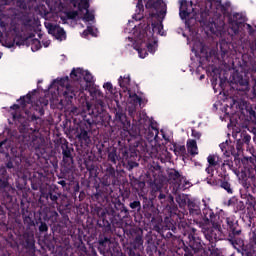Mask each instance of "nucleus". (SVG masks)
Instances as JSON below:
<instances>
[{
	"mask_svg": "<svg viewBox=\"0 0 256 256\" xmlns=\"http://www.w3.org/2000/svg\"><path fill=\"white\" fill-rule=\"evenodd\" d=\"M98 251L105 256H127L123 254V250L119 245L111 243V239L104 237L100 238L98 242Z\"/></svg>",
	"mask_w": 256,
	"mask_h": 256,
	"instance_id": "15",
	"label": "nucleus"
},
{
	"mask_svg": "<svg viewBox=\"0 0 256 256\" xmlns=\"http://www.w3.org/2000/svg\"><path fill=\"white\" fill-rule=\"evenodd\" d=\"M83 9L85 11H89V1L88 0H80V2L78 3V10L83 11Z\"/></svg>",
	"mask_w": 256,
	"mask_h": 256,
	"instance_id": "53",
	"label": "nucleus"
},
{
	"mask_svg": "<svg viewBox=\"0 0 256 256\" xmlns=\"http://www.w3.org/2000/svg\"><path fill=\"white\" fill-rule=\"evenodd\" d=\"M236 82L238 83V85H241V87H247V85H249V81L243 78V76H238Z\"/></svg>",
	"mask_w": 256,
	"mask_h": 256,
	"instance_id": "59",
	"label": "nucleus"
},
{
	"mask_svg": "<svg viewBox=\"0 0 256 256\" xmlns=\"http://www.w3.org/2000/svg\"><path fill=\"white\" fill-rule=\"evenodd\" d=\"M196 225L201 229L206 241H209L211 249H215L217 241H221L223 238V228L226 229L231 243L235 245H238L237 237L242 232L239 221L235 220V216H227L223 210L218 214L213 209L204 210V219L196 220Z\"/></svg>",
	"mask_w": 256,
	"mask_h": 256,
	"instance_id": "1",
	"label": "nucleus"
},
{
	"mask_svg": "<svg viewBox=\"0 0 256 256\" xmlns=\"http://www.w3.org/2000/svg\"><path fill=\"white\" fill-rule=\"evenodd\" d=\"M126 253L128 256H143L139 250H133L131 248H126Z\"/></svg>",
	"mask_w": 256,
	"mask_h": 256,
	"instance_id": "61",
	"label": "nucleus"
},
{
	"mask_svg": "<svg viewBox=\"0 0 256 256\" xmlns=\"http://www.w3.org/2000/svg\"><path fill=\"white\" fill-rule=\"evenodd\" d=\"M170 218H166V228L171 230L172 233H181L184 236L189 237L192 233H197V228L191 227L185 220V210H179V207L175 203L170 204L169 207Z\"/></svg>",
	"mask_w": 256,
	"mask_h": 256,
	"instance_id": "4",
	"label": "nucleus"
},
{
	"mask_svg": "<svg viewBox=\"0 0 256 256\" xmlns=\"http://www.w3.org/2000/svg\"><path fill=\"white\" fill-rule=\"evenodd\" d=\"M118 83L121 89H123L124 93H129V91H131L129 89V85H131V76H129V74L120 76L118 79Z\"/></svg>",
	"mask_w": 256,
	"mask_h": 256,
	"instance_id": "35",
	"label": "nucleus"
},
{
	"mask_svg": "<svg viewBox=\"0 0 256 256\" xmlns=\"http://www.w3.org/2000/svg\"><path fill=\"white\" fill-rule=\"evenodd\" d=\"M58 81V85L60 87H64L62 95L67 103L69 105L70 103H73V99L77 97V89L75 87L69 85V76L60 78Z\"/></svg>",
	"mask_w": 256,
	"mask_h": 256,
	"instance_id": "17",
	"label": "nucleus"
},
{
	"mask_svg": "<svg viewBox=\"0 0 256 256\" xmlns=\"http://www.w3.org/2000/svg\"><path fill=\"white\" fill-rule=\"evenodd\" d=\"M220 52L214 55V58L217 59L219 65H233V57L237 55L235 47L229 42L222 41L219 44Z\"/></svg>",
	"mask_w": 256,
	"mask_h": 256,
	"instance_id": "13",
	"label": "nucleus"
},
{
	"mask_svg": "<svg viewBox=\"0 0 256 256\" xmlns=\"http://www.w3.org/2000/svg\"><path fill=\"white\" fill-rule=\"evenodd\" d=\"M150 26L147 29V34L151 38L155 33H161V29H163V24L161 22H152V31H149ZM149 31V33H148Z\"/></svg>",
	"mask_w": 256,
	"mask_h": 256,
	"instance_id": "42",
	"label": "nucleus"
},
{
	"mask_svg": "<svg viewBox=\"0 0 256 256\" xmlns=\"http://www.w3.org/2000/svg\"><path fill=\"white\" fill-rule=\"evenodd\" d=\"M145 7L149 10L151 19H165L167 4L163 0H144Z\"/></svg>",
	"mask_w": 256,
	"mask_h": 256,
	"instance_id": "14",
	"label": "nucleus"
},
{
	"mask_svg": "<svg viewBox=\"0 0 256 256\" xmlns=\"http://www.w3.org/2000/svg\"><path fill=\"white\" fill-rule=\"evenodd\" d=\"M143 11H145L143 0H137L136 14L133 15V19H135V21H141L143 19Z\"/></svg>",
	"mask_w": 256,
	"mask_h": 256,
	"instance_id": "37",
	"label": "nucleus"
},
{
	"mask_svg": "<svg viewBox=\"0 0 256 256\" xmlns=\"http://www.w3.org/2000/svg\"><path fill=\"white\" fill-rule=\"evenodd\" d=\"M22 246L30 253H35V233L31 231L24 232L22 235Z\"/></svg>",
	"mask_w": 256,
	"mask_h": 256,
	"instance_id": "24",
	"label": "nucleus"
},
{
	"mask_svg": "<svg viewBox=\"0 0 256 256\" xmlns=\"http://www.w3.org/2000/svg\"><path fill=\"white\" fill-rule=\"evenodd\" d=\"M24 225L27 227H35V221L33 220V217H31V214L27 215L25 213L22 214Z\"/></svg>",
	"mask_w": 256,
	"mask_h": 256,
	"instance_id": "47",
	"label": "nucleus"
},
{
	"mask_svg": "<svg viewBox=\"0 0 256 256\" xmlns=\"http://www.w3.org/2000/svg\"><path fill=\"white\" fill-rule=\"evenodd\" d=\"M147 29H149V24H146L144 29L136 33L135 43H137V46L135 47V49L136 51H138L141 59H145V55H147V50L149 51V53H155V45L151 42V38L147 33ZM143 47H146L147 50L143 49ZM143 52L145 53L144 56L141 54Z\"/></svg>",
	"mask_w": 256,
	"mask_h": 256,
	"instance_id": "12",
	"label": "nucleus"
},
{
	"mask_svg": "<svg viewBox=\"0 0 256 256\" xmlns=\"http://www.w3.org/2000/svg\"><path fill=\"white\" fill-rule=\"evenodd\" d=\"M41 197L46 199L48 205H52V207H59L61 193H59V189L57 187H49L46 192H42Z\"/></svg>",
	"mask_w": 256,
	"mask_h": 256,
	"instance_id": "21",
	"label": "nucleus"
},
{
	"mask_svg": "<svg viewBox=\"0 0 256 256\" xmlns=\"http://www.w3.org/2000/svg\"><path fill=\"white\" fill-rule=\"evenodd\" d=\"M173 149L175 155H181V157H185L187 155V149L185 148V145L181 144H173Z\"/></svg>",
	"mask_w": 256,
	"mask_h": 256,
	"instance_id": "43",
	"label": "nucleus"
},
{
	"mask_svg": "<svg viewBox=\"0 0 256 256\" xmlns=\"http://www.w3.org/2000/svg\"><path fill=\"white\" fill-rule=\"evenodd\" d=\"M84 73L85 70H83L82 68H73L70 73V79H72V81H79L83 78Z\"/></svg>",
	"mask_w": 256,
	"mask_h": 256,
	"instance_id": "41",
	"label": "nucleus"
},
{
	"mask_svg": "<svg viewBox=\"0 0 256 256\" xmlns=\"http://www.w3.org/2000/svg\"><path fill=\"white\" fill-rule=\"evenodd\" d=\"M221 189H224L229 195H233V188L231 187V182H229V178L224 177V179L219 180Z\"/></svg>",
	"mask_w": 256,
	"mask_h": 256,
	"instance_id": "40",
	"label": "nucleus"
},
{
	"mask_svg": "<svg viewBox=\"0 0 256 256\" xmlns=\"http://www.w3.org/2000/svg\"><path fill=\"white\" fill-rule=\"evenodd\" d=\"M15 44L18 47H21V45H26V47H29V45H31V50L34 52L41 49V41H39V39H33L31 37L16 36L14 42L7 44V47L11 48Z\"/></svg>",
	"mask_w": 256,
	"mask_h": 256,
	"instance_id": "19",
	"label": "nucleus"
},
{
	"mask_svg": "<svg viewBox=\"0 0 256 256\" xmlns=\"http://www.w3.org/2000/svg\"><path fill=\"white\" fill-rule=\"evenodd\" d=\"M8 187H9V178L0 177V191H3V189H8Z\"/></svg>",
	"mask_w": 256,
	"mask_h": 256,
	"instance_id": "58",
	"label": "nucleus"
},
{
	"mask_svg": "<svg viewBox=\"0 0 256 256\" xmlns=\"http://www.w3.org/2000/svg\"><path fill=\"white\" fill-rule=\"evenodd\" d=\"M84 81H86V83H93V74L89 71H85L84 70V74L82 75Z\"/></svg>",
	"mask_w": 256,
	"mask_h": 256,
	"instance_id": "57",
	"label": "nucleus"
},
{
	"mask_svg": "<svg viewBox=\"0 0 256 256\" xmlns=\"http://www.w3.org/2000/svg\"><path fill=\"white\" fill-rule=\"evenodd\" d=\"M207 2L210 4V7H213L214 5L216 11H220V13L226 15L230 31H232L234 35H239L240 27L245 25V16L237 12L234 14L229 13V7H231V3L229 2H226L225 4H223L221 0H207Z\"/></svg>",
	"mask_w": 256,
	"mask_h": 256,
	"instance_id": "6",
	"label": "nucleus"
},
{
	"mask_svg": "<svg viewBox=\"0 0 256 256\" xmlns=\"http://www.w3.org/2000/svg\"><path fill=\"white\" fill-rule=\"evenodd\" d=\"M38 226V231L40 233H47L49 231V226L47 223L43 222L41 219H39L38 222H36Z\"/></svg>",
	"mask_w": 256,
	"mask_h": 256,
	"instance_id": "49",
	"label": "nucleus"
},
{
	"mask_svg": "<svg viewBox=\"0 0 256 256\" xmlns=\"http://www.w3.org/2000/svg\"><path fill=\"white\" fill-rule=\"evenodd\" d=\"M142 199L143 211L145 209H151L152 207H155V204H153V198H147L146 196H142Z\"/></svg>",
	"mask_w": 256,
	"mask_h": 256,
	"instance_id": "46",
	"label": "nucleus"
},
{
	"mask_svg": "<svg viewBox=\"0 0 256 256\" xmlns=\"http://www.w3.org/2000/svg\"><path fill=\"white\" fill-rule=\"evenodd\" d=\"M108 156H107V161L110 163V165H117L118 161H121V155L117 152V148L115 147H110L107 150Z\"/></svg>",
	"mask_w": 256,
	"mask_h": 256,
	"instance_id": "29",
	"label": "nucleus"
},
{
	"mask_svg": "<svg viewBox=\"0 0 256 256\" xmlns=\"http://www.w3.org/2000/svg\"><path fill=\"white\" fill-rule=\"evenodd\" d=\"M161 236L163 237V239H172V241H177V243L181 245L182 240L181 238H179V235L171 232V230L167 228V219L165 220V226L161 232Z\"/></svg>",
	"mask_w": 256,
	"mask_h": 256,
	"instance_id": "31",
	"label": "nucleus"
},
{
	"mask_svg": "<svg viewBox=\"0 0 256 256\" xmlns=\"http://www.w3.org/2000/svg\"><path fill=\"white\" fill-rule=\"evenodd\" d=\"M187 207H188L189 215L193 217V221L195 225H197V220L202 221L203 219H205V211H207V209H211V208H204L201 212V208L193 200L188 202Z\"/></svg>",
	"mask_w": 256,
	"mask_h": 256,
	"instance_id": "22",
	"label": "nucleus"
},
{
	"mask_svg": "<svg viewBox=\"0 0 256 256\" xmlns=\"http://www.w3.org/2000/svg\"><path fill=\"white\" fill-rule=\"evenodd\" d=\"M187 149H188V153H190V155L195 156V155H199V148L197 147V141L196 140H188L187 141Z\"/></svg>",
	"mask_w": 256,
	"mask_h": 256,
	"instance_id": "39",
	"label": "nucleus"
},
{
	"mask_svg": "<svg viewBox=\"0 0 256 256\" xmlns=\"http://www.w3.org/2000/svg\"><path fill=\"white\" fill-rule=\"evenodd\" d=\"M207 167L205 169L207 173V177L205 178V181L208 185H211L212 187L217 186V179H215V171H219V169H225V165H227L221 157L217 154H210L207 157Z\"/></svg>",
	"mask_w": 256,
	"mask_h": 256,
	"instance_id": "10",
	"label": "nucleus"
},
{
	"mask_svg": "<svg viewBox=\"0 0 256 256\" xmlns=\"http://www.w3.org/2000/svg\"><path fill=\"white\" fill-rule=\"evenodd\" d=\"M0 178L9 179V174L7 173V168L5 166L0 167Z\"/></svg>",
	"mask_w": 256,
	"mask_h": 256,
	"instance_id": "62",
	"label": "nucleus"
},
{
	"mask_svg": "<svg viewBox=\"0 0 256 256\" xmlns=\"http://www.w3.org/2000/svg\"><path fill=\"white\" fill-rule=\"evenodd\" d=\"M104 167V175L100 180L101 184L104 187H110V185H115V183H117V170L115 169V167H113V164L111 163H105Z\"/></svg>",
	"mask_w": 256,
	"mask_h": 256,
	"instance_id": "18",
	"label": "nucleus"
},
{
	"mask_svg": "<svg viewBox=\"0 0 256 256\" xmlns=\"http://www.w3.org/2000/svg\"><path fill=\"white\" fill-rule=\"evenodd\" d=\"M129 207L134 213L135 211L139 213L141 211V201L139 199H130Z\"/></svg>",
	"mask_w": 256,
	"mask_h": 256,
	"instance_id": "44",
	"label": "nucleus"
},
{
	"mask_svg": "<svg viewBox=\"0 0 256 256\" xmlns=\"http://www.w3.org/2000/svg\"><path fill=\"white\" fill-rule=\"evenodd\" d=\"M123 157L125 158V159H131V158H133V159H135V157L137 158V153H135V152H131L130 153V155H129V153L127 152V150H125L124 152H123Z\"/></svg>",
	"mask_w": 256,
	"mask_h": 256,
	"instance_id": "64",
	"label": "nucleus"
},
{
	"mask_svg": "<svg viewBox=\"0 0 256 256\" xmlns=\"http://www.w3.org/2000/svg\"><path fill=\"white\" fill-rule=\"evenodd\" d=\"M127 249H133L136 251H143V231L138 232L134 235L132 242L130 243V247Z\"/></svg>",
	"mask_w": 256,
	"mask_h": 256,
	"instance_id": "26",
	"label": "nucleus"
},
{
	"mask_svg": "<svg viewBox=\"0 0 256 256\" xmlns=\"http://www.w3.org/2000/svg\"><path fill=\"white\" fill-rule=\"evenodd\" d=\"M240 110L242 115H244L248 121H256V112L251 104H247V102L243 103Z\"/></svg>",
	"mask_w": 256,
	"mask_h": 256,
	"instance_id": "28",
	"label": "nucleus"
},
{
	"mask_svg": "<svg viewBox=\"0 0 256 256\" xmlns=\"http://www.w3.org/2000/svg\"><path fill=\"white\" fill-rule=\"evenodd\" d=\"M146 178L150 185H155V187H157V190L152 192V197L158 199L160 203H165L167 195L160 191L165 181V178L161 176V166L157 165L153 169H150L146 174Z\"/></svg>",
	"mask_w": 256,
	"mask_h": 256,
	"instance_id": "9",
	"label": "nucleus"
},
{
	"mask_svg": "<svg viewBox=\"0 0 256 256\" xmlns=\"http://www.w3.org/2000/svg\"><path fill=\"white\" fill-rule=\"evenodd\" d=\"M135 167H139V163L133 160H128L127 163L125 164V169H127V171H133Z\"/></svg>",
	"mask_w": 256,
	"mask_h": 256,
	"instance_id": "54",
	"label": "nucleus"
},
{
	"mask_svg": "<svg viewBox=\"0 0 256 256\" xmlns=\"http://www.w3.org/2000/svg\"><path fill=\"white\" fill-rule=\"evenodd\" d=\"M78 15H79V12L77 11H69L66 13L67 19H77Z\"/></svg>",
	"mask_w": 256,
	"mask_h": 256,
	"instance_id": "63",
	"label": "nucleus"
},
{
	"mask_svg": "<svg viewBox=\"0 0 256 256\" xmlns=\"http://www.w3.org/2000/svg\"><path fill=\"white\" fill-rule=\"evenodd\" d=\"M84 21L89 22V21H94L95 20V15L93 13L89 12V10L86 11L84 14Z\"/></svg>",
	"mask_w": 256,
	"mask_h": 256,
	"instance_id": "60",
	"label": "nucleus"
},
{
	"mask_svg": "<svg viewBox=\"0 0 256 256\" xmlns=\"http://www.w3.org/2000/svg\"><path fill=\"white\" fill-rule=\"evenodd\" d=\"M49 105V101L43 102L41 106H36V111H38L40 117H43L45 115V109L43 107H47Z\"/></svg>",
	"mask_w": 256,
	"mask_h": 256,
	"instance_id": "56",
	"label": "nucleus"
},
{
	"mask_svg": "<svg viewBox=\"0 0 256 256\" xmlns=\"http://www.w3.org/2000/svg\"><path fill=\"white\" fill-rule=\"evenodd\" d=\"M114 208L105 210L103 207H96L95 213L99 217L97 221L98 227L104 231V233H111L113 227L117 225V217H124L129 215V209L121 202L119 198H115L113 201Z\"/></svg>",
	"mask_w": 256,
	"mask_h": 256,
	"instance_id": "2",
	"label": "nucleus"
},
{
	"mask_svg": "<svg viewBox=\"0 0 256 256\" xmlns=\"http://www.w3.org/2000/svg\"><path fill=\"white\" fill-rule=\"evenodd\" d=\"M128 95L129 98L134 101V103H139V105H141L143 99L139 95H137V93H133L131 92V90H128Z\"/></svg>",
	"mask_w": 256,
	"mask_h": 256,
	"instance_id": "50",
	"label": "nucleus"
},
{
	"mask_svg": "<svg viewBox=\"0 0 256 256\" xmlns=\"http://www.w3.org/2000/svg\"><path fill=\"white\" fill-rule=\"evenodd\" d=\"M44 221L55 224L59 221V213L52 209H46L43 216Z\"/></svg>",
	"mask_w": 256,
	"mask_h": 256,
	"instance_id": "33",
	"label": "nucleus"
},
{
	"mask_svg": "<svg viewBox=\"0 0 256 256\" xmlns=\"http://www.w3.org/2000/svg\"><path fill=\"white\" fill-rule=\"evenodd\" d=\"M115 121L124 124L127 121V115L121 111H118L115 114Z\"/></svg>",
	"mask_w": 256,
	"mask_h": 256,
	"instance_id": "48",
	"label": "nucleus"
},
{
	"mask_svg": "<svg viewBox=\"0 0 256 256\" xmlns=\"http://www.w3.org/2000/svg\"><path fill=\"white\" fill-rule=\"evenodd\" d=\"M189 201H191V199L185 194H181L176 197V203H178L180 209H183L182 211H185V215H187V210H185V207L189 205Z\"/></svg>",
	"mask_w": 256,
	"mask_h": 256,
	"instance_id": "36",
	"label": "nucleus"
},
{
	"mask_svg": "<svg viewBox=\"0 0 256 256\" xmlns=\"http://www.w3.org/2000/svg\"><path fill=\"white\" fill-rule=\"evenodd\" d=\"M91 35L92 37H97V34H95V30L93 29V26H87V29L83 31L82 37H87Z\"/></svg>",
	"mask_w": 256,
	"mask_h": 256,
	"instance_id": "52",
	"label": "nucleus"
},
{
	"mask_svg": "<svg viewBox=\"0 0 256 256\" xmlns=\"http://www.w3.org/2000/svg\"><path fill=\"white\" fill-rule=\"evenodd\" d=\"M168 178L170 181H174L178 185H181L183 179H185V177L182 176V174L179 170H176L173 168L168 170Z\"/></svg>",
	"mask_w": 256,
	"mask_h": 256,
	"instance_id": "34",
	"label": "nucleus"
},
{
	"mask_svg": "<svg viewBox=\"0 0 256 256\" xmlns=\"http://www.w3.org/2000/svg\"><path fill=\"white\" fill-rule=\"evenodd\" d=\"M46 29H48L49 35H53V37L58 39V41H64L65 39H67L65 29L61 28L58 25L48 23L46 24Z\"/></svg>",
	"mask_w": 256,
	"mask_h": 256,
	"instance_id": "25",
	"label": "nucleus"
},
{
	"mask_svg": "<svg viewBox=\"0 0 256 256\" xmlns=\"http://www.w3.org/2000/svg\"><path fill=\"white\" fill-rule=\"evenodd\" d=\"M146 253L148 256H163V253L160 252L155 242H153V238L147 240Z\"/></svg>",
	"mask_w": 256,
	"mask_h": 256,
	"instance_id": "30",
	"label": "nucleus"
},
{
	"mask_svg": "<svg viewBox=\"0 0 256 256\" xmlns=\"http://www.w3.org/2000/svg\"><path fill=\"white\" fill-rule=\"evenodd\" d=\"M145 219L149 221V223H155V219H157V215H159V209L153 206L152 208H146L143 211Z\"/></svg>",
	"mask_w": 256,
	"mask_h": 256,
	"instance_id": "32",
	"label": "nucleus"
},
{
	"mask_svg": "<svg viewBox=\"0 0 256 256\" xmlns=\"http://www.w3.org/2000/svg\"><path fill=\"white\" fill-rule=\"evenodd\" d=\"M31 23H33V21L31 20V18H29V16H25L22 19V27L23 29L27 30V29H31L32 25Z\"/></svg>",
	"mask_w": 256,
	"mask_h": 256,
	"instance_id": "51",
	"label": "nucleus"
},
{
	"mask_svg": "<svg viewBox=\"0 0 256 256\" xmlns=\"http://www.w3.org/2000/svg\"><path fill=\"white\" fill-rule=\"evenodd\" d=\"M251 143V135H249L246 131L240 133V138L236 140V149L233 148L231 150V155L233 157H239V155H243V151H245V145L247 149H249V144Z\"/></svg>",
	"mask_w": 256,
	"mask_h": 256,
	"instance_id": "20",
	"label": "nucleus"
},
{
	"mask_svg": "<svg viewBox=\"0 0 256 256\" xmlns=\"http://www.w3.org/2000/svg\"><path fill=\"white\" fill-rule=\"evenodd\" d=\"M255 249L246 247L242 249V256H255Z\"/></svg>",
	"mask_w": 256,
	"mask_h": 256,
	"instance_id": "55",
	"label": "nucleus"
},
{
	"mask_svg": "<svg viewBox=\"0 0 256 256\" xmlns=\"http://www.w3.org/2000/svg\"><path fill=\"white\" fill-rule=\"evenodd\" d=\"M180 245L183 247L184 256H195L196 253L205 251V242H203L197 232L190 234L187 237L186 243L182 240Z\"/></svg>",
	"mask_w": 256,
	"mask_h": 256,
	"instance_id": "11",
	"label": "nucleus"
},
{
	"mask_svg": "<svg viewBox=\"0 0 256 256\" xmlns=\"http://www.w3.org/2000/svg\"><path fill=\"white\" fill-rule=\"evenodd\" d=\"M94 199H96L97 203H99L101 207H109L111 205V201H113L107 192H97L94 195Z\"/></svg>",
	"mask_w": 256,
	"mask_h": 256,
	"instance_id": "27",
	"label": "nucleus"
},
{
	"mask_svg": "<svg viewBox=\"0 0 256 256\" xmlns=\"http://www.w3.org/2000/svg\"><path fill=\"white\" fill-rule=\"evenodd\" d=\"M251 157H244L242 163L244 164V172L241 174V184L245 189H249L255 185L256 181V155L255 149H249Z\"/></svg>",
	"mask_w": 256,
	"mask_h": 256,
	"instance_id": "8",
	"label": "nucleus"
},
{
	"mask_svg": "<svg viewBox=\"0 0 256 256\" xmlns=\"http://www.w3.org/2000/svg\"><path fill=\"white\" fill-rule=\"evenodd\" d=\"M80 117L81 119L77 128V138L82 147H89V145H91V129H93L95 123H103V121H105V112L103 111V108L100 110L94 108L92 114L82 113Z\"/></svg>",
	"mask_w": 256,
	"mask_h": 256,
	"instance_id": "3",
	"label": "nucleus"
},
{
	"mask_svg": "<svg viewBox=\"0 0 256 256\" xmlns=\"http://www.w3.org/2000/svg\"><path fill=\"white\" fill-rule=\"evenodd\" d=\"M86 169L90 175V177H98L99 176V166L93 162H89L86 164Z\"/></svg>",
	"mask_w": 256,
	"mask_h": 256,
	"instance_id": "38",
	"label": "nucleus"
},
{
	"mask_svg": "<svg viewBox=\"0 0 256 256\" xmlns=\"http://www.w3.org/2000/svg\"><path fill=\"white\" fill-rule=\"evenodd\" d=\"M60 149L62 151V163H64V166L67 168L73 167V163H75V149L73 145L67 139H64L60 144Z\"/></svg>",
	"mask_w": 256,
	"mask_h": 256,
	"instance_id": "16",
	"label": "nucleus"
},
{
	"mask_svg": "<svg viewBox=\"0 0 256 256\" xmlns=\"http://www.w3.org/2000/svg\"><path fill=\"white\" fill-rule=\"evenodd\" d=\"M143 133H147L148 137H157L159 135V128H157V123L151 122L147 129L141 130L139 126H132L129 131L131 137L134 138V147L138 153H145L147 151V142L141 139Z\"/></svg>",
	"mask_w": 256,
	"mask_h": 256,
	"instance_id": "7",
	"label": "nucleus"
},
{
	"mask_svg": "<svg viewBox=\"0 0 256 256\" xmlns=\"http://www.w3.org/2000/svg\"><path fill=\"white\" fill-rule=\"evenodd\" d=\"M192 13L193 17L188 18L191 16V11H189V3L187 2V0H180V19H182V21H185V25L188 29H192L193 25H195V23L197 22L206 25L209 19V10L207 9V7L192 8Z\"/></svg>",
	"mask_w": 256,
	"mask_h": 256,
	"instance_id": "5",
	"label": "nucleus"
},
{
	"mask_svg": "<svg viewBox=\"0 0 256 256\" xmlns=\"http://www.w3.org/2000/svg\"><path fill=\"white\" fill-rule=\"evenodd\" d=\"M37 94V89H34L31 92H28L27 95L21 96L20 99L17 100V103L10 107L13 111H19V109H26L27 105H31L33 103V95Z\"/></svg>",
	"mask_w": 256,
	"mask_h": 256,
	"instance_id": "23",
	"label": "nucleus"
},
{
	"mask_svg": "<svg viewBox=\"0 0 256 256\" xmlns=\"http://www.w3.org/2000/svg\"><path fill=\"white\" fill-rule=\"evenodd\" d=\"M134 189L137 191V193H143V190L145 189V181H140L135 179L132 183Z\"/></svg>",
	"mask_w": 256,
	"mask_h": 256,
	"instance_id": "45",
	"label": "nucleus"
}]
</instances>
